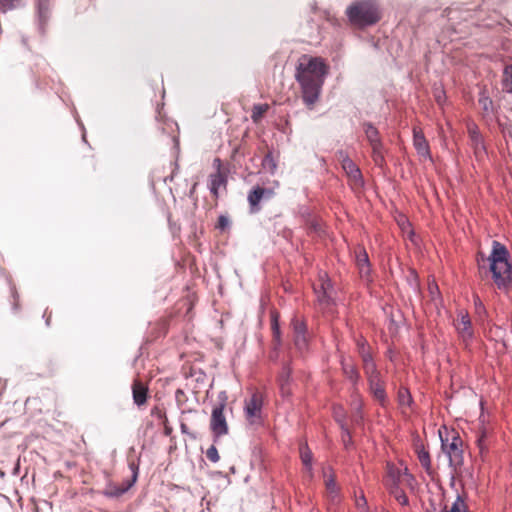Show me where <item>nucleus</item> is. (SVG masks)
<instances>
[{"mask_svg":"<svg viewBox=\"0 0 512 512\" xmlns=\"http://www.w3.org/2000/svg\"><path fill=\"white\" fill-rule=\"evenodd\" d=\"M342 169L346 173L349 180L352 182V184L358 188H362L365 184L364 178L362 175V172L358 165L352 160L347 161L344 166H342Z\"/></svg>","mask_w":512,"mask_h":512,"instance_id":"17","label":"nucleus"},{"mask_svg":"<svg viewBox=\"0 0 512 512\" xmlns=\"http://www.w3.org/2000/svg\"><path fill=\"white\" fill-rule=\"evenodd\" d=\"M175 400L178 406H183L184 403L187 401L186 394L182 389H177L175 391Z\"/></svg>","mask_w":512,"mask_h":512,"instance_id":"48","label":"nucleus"},{"mask_svg":"<svg viewBox=\"0 0 512 512\" xmlns=\"http://www.w3.org/2000/svg\"><path fill=\"white\" fill-rule=\"evenodd\" d=\"M274 349L278 350L282 345V337H279L278 339H273Z\"/></svg>","mask_w":512,"mask_h":512,"instance_id":"57","label":"nucleus"},{"mask_svg":"<svg viewBox=\"0 0 512 512\" xmlns=\"http://www.w3.org/2000/svg\"><path fill=\"white\" fill-rule=\"evenodd\" d=\"M427 512H431V511L427 510ZM434 512H468V507L465 503V500L462 498V496L458 495L456 500L452 504L450 510H447V506H444V508L440 511H436L434 509Z\"/></svg>","mask_w":512,"mask_h":512,"instance_id":"32","label":"nucleus"},{"mask_svg":"<svg viewBox=\"0 0 512 512\" xmlns=\"http://www.w3.org/2000/svg\"><path fill=\"white\" fill-rule=\"evenodd\" d=\"M468 133L470 145L474 150L475 156L477 158L484 156L486 154V147L479 129L476 126L469 127Z\"/></svg>","mask_w":512,"mask_h":512,"instance_id":"16","label":"nucleus"},{"mask_svg":"<svg viewBox=\"0 0 512 512\" xmlns=\"http://www.w3.org/2000/svg\"><path fill=\"white\" fill-rule=\"evenodd\" d=\"M262 405L263 401L259 393H253L250 399L245 401V416L250 423H255V419L260 418Z\"/></svg>","mask_w":512,"mask_h":512,"instance_id":"13","label":"nucleus"},{"mask_svg":"<svg viewBox=\"0 0 512 512\" xmlns=\"http://www.w3.org/2000/svg\"><path fill=\"white\" fill-rule=\"evenodd\" d=\"M327 66L323 59L313 57L306 64L299 63L296 68V80L301 86L302 99L307 106L314 105L324 84Z\"/></svg>","mask_w":512,"mask_h":512,"instance_id":"1","label":"nucleus"},{"mask_svg":"<svg viewBox=\"0 0 512 512\" xmlns=\"http://www.w3.org/2000/svg\"><path fill=\"white\" fill-rule=\"evenodd\" d=\"M279 152L275 153L273 150H268L262 160L263 169L270 173L275 174L278 167Z\"/></svg>","mask_w":512,"mask_h":512,"instance_id":"24","label":"nucleus"},{"mask_svg":"<svg viewBox=\"0 0 512 512\" xmlns=\"http://www.w3.org/2000/svg\"><path fill=\"white\" fill-rule=\"evenodd\" d=\"M12 309L17 312L19 310V295L15 286H11Z\"/></svg>","mask_w":512,"mask_h":512,"instance_id":"47","label":"nucleus"},{"mask_svg":"<svg viewBox=\"0 0 512 512\" xmlns=\"http://www.w3.org/2000/svg\"><path fill=\"white\" fill-rule=\"evenodd\" d=\"M502 91L512 94V63L505 65L501 77Z\"/></svg>","mask_w":512,"mask_h":512,"instance_id":"28","label":"nucleus"},{"mask_svg":"<svg viewBox=\"0 0 512 512\" xmlns=\"http://www.w3.org/2000/svg\"><path fill=\"white\" fill-rule=\"evenodd\" d=\"M473 304H474L475 314L480 319H483L487 315V310L478 294H473Z\"/></svg>","mask_w":512,"mask_h":512,"instance_id":"39","label":"nucleus"},{"mask_svg":"<svg viewBox=\"0 0 512 512\" xmlns=\"http://www.w3.org/2000/svg\"><path fill=\"white\" fill-rule=\"evenodd\" d=\"M231 227V221L227 215H220L218 217L217 224L215 226L216 229H218L221 232H224L226 230H229Z\"/></svg>","mask_w":512,"mask_h":512,"instance_id":"42","label":"nucleus"},{"mask_svg":"<svg viewBox=\"0 0 512 512\" xmlns=\"http://www.w3.org/2000/svg\"><path fill=\"white\" fill-rule=\"evenodd\" d=\"M292 367L290 362H285L282 366L281 372L278 375L277 382L279 384H291Z\"/></svg>","mask_w":512,"mask_h":512,"instance_id":"34","label":"nucleus"},{"mask_svg":"<svg viewBox=\"0 0 512 512\" xmlns=\"http://www.w3.org/2000/svg\"><path fill=\"white\" fill-rule=\"evenodd\" d=\"M351 407H352V415L351 421L353 424L357 426H361L364 421L363 414V398L359 391L351 393Z\"/></svg>","mask_w":512,"mask_h":512,"instance_id":"15","label":"nucleus"},{"mask_svg":"<svg viewBox=\"0 0 512 512\" xmlns=\"http://www.w3.org/2000/svg\"><path fill=\"white\" fill-rule=\"evenodd\" d=\"M367 383H368V390H369L370 394L372 395V397L377 402H379V404L381 406L384 407L388 401V397H387L386 388H385V381L382 379V376L379 375L375 378H370L367 380Z\"/></svg>","mask_w":512,"mask_h":512,"instance_id":"12","label":"nucleus"},{"mask_svg":"<svg viewBox=\"0 0 512 512\" xmlns=\"http://www.w3.org/2000/svg\"><path fill=\"white\" fill-rule=\"evenodd\" d=\"M51 316H52V313L48 311V309H46L44 311V314H43V317L45 318V322H46V325L47 326H50V322H51Z\"/></svg>","mask_w":512,"mask_h":512,"instance_id":"55","label":"nucleus"},{"mask_svg":"<svg viewBox=\"0 0 512 512\" xmlns=\"http://www.w3.org/2000/svg\"><path fill=\"white\" fill-rule=\"evenodd\" d=\"M356 345L362 362H364L366 359L368 360L373 357L370 352V346L364 338L358 339Z\"/></svg>","mask_w":512,"mask_h":512,"instance_id":"35","label":"nucleus"},{"mask_svg":"<svg viewBox=\"0 0 512 512\" xmlns=\"http://www.w3.org/2000/svg\"><path fill=\"white\" fill-rule=\"evenodd\" d=\"M401 471L398 469L391 468L389 470L390 476L393 478V483L390 486V494L396 499V501L402 506L409 505V499L405 492L399 487V477Z\"/></svg>","mask_w":512,"mask_h":512,"instance_id":"14","label":"nucleus"},{"mask_svg":"<svg viewBox=\"0 0 512 512\" xmlns=\"http://www.w3.org/2000/svg\"><path fill=\"white\" fill-rule=\"evenodd\" d=\"M311 228H312L313 230H315V231H318V229H319V225H318L316 222H313V223L311 224Z\"/></svg>","mask_w":512,"mask_h":512,"instance_id":"60","label":"nucleus"},{"mask_svg":"<svg viewBox=\"0 0 512 512\" xmlns=\"http://www.w3.org/2000/svg\"><path fill=\"white\" fill-rule=\"evenodd\" d=\"M404 474H405V476L407 477V481H408V483H409V484H410L411 482L415 481L414 476L408 472V469H407V468H405V470H404Z\"/></svg>","mask_w":512,"mask_h":512,"instance_id":"56","label":"nucleus"},{"mask_svg":"<svg viewBox=\"0 0 512 512\" xmlns=\"http://www.w3.org/2000/svg\"><path fill=\"white\" fill-rule=\"evenodd\" d=\"M180 429H181V432H182L183 434H188V435H190V437H191L192 439H196V435H195V434H192V433H189V431H188V427H187V425H186L184 422H182V423L180 424Z\"/></svg>","mask_w":512,"mask_h":512,"instance_id":"54","label":"nucleus"},{"mask_svg":"<svg viewBox=\"0 0 512 512\" xmlns=\"http://www.w3.org/2000/svg\"><path fill=\"white\" fill-rule=\"evenodd\" d=\"M398 403L401 406H410L413 402L408 388L401 386L397 393Z\"/></svg>","mask_w":512,"mask_h":512,"instance_id":"38","label":"nucleus"},{"mask_svg":"<svg viewBox=\"0 0 512 512\" xmlns=\"http://www.w3.org/2000/svg\"><path fill=\"white\" fill-rule=\"evenodd\" d=\"M355 262L359 270L360 277L365 281H371V263L368 253L363 246H358L356 248Z\"/></svg>","mask_w":512,"mask_h":512,"instance_id":"11","label":"nucleus"},{"mask_svg":"<svg viewBox=\"0 0 512 512\" xmlns=\"http://www.w3.org/2000/svg\"><path fill=\"white\" fill-rule=\"evenodd\" d=\"M355 506L360 511L369 512L368 502L363 492L355 497Z\"/></svg>","mask_w":512,"mask_h":512,"instance_id":"44","label":"nucleus"},{"mask_svg":"<svg viewBox=\"0 0 512 512\" xmlns=\"http://www.w3.org/2000/svg\"><path fill=\"white\" fill-rule=\"evenodd\" d=\"M498 126L502 132L503 135H506V133H510V126L507 124L502 123L501 121H498Z\"/></svg>","mask_w":512,"mask_h":512,"instance_id":"53","label":"nucleus"},{"mask_svg":"<svg viewBox=\"0 0 512 512\" xmlns=\"http://www.w3.org/2000/svg\"><path fill=\"white\" fill-rule=\"evenodd\" d=\"M341 439L345 449H349L352 444V436L348 426L341 428Z\"/></svg>","mask_w":512,"mask_h":512,"instance_id":"43","label":"nucleus"},{"mask_svg":"<svg viewBox=\"0 0 512 512\" xmlns=\"http://www.w3.org/2000/svg\"><path fill=\"white\" fill-rule=\"evenodd\" d=\"M129 468L132 471V478L129 479V480H125V481L127 483H131V486H133L135 484V482L137 481V478H138L139 465L132 461V462L129 463Z\"/></svg>","mask_w":512,"mask_h":512,"instance_id":"45","label":"nucleus"},{"mask_svg":"<svg viewBox=\"0 0 512 512\" xmlns=\"http://www.w3.org/2000/svg\"><path fill=\"white\" fill-rule=\"evenodd\" d=\"M227 177L224 173L218 170L216 173L210 175V192L217 198L218 190L221 186L226 187Z\"/></svg>","mask_w":512,"mask_h":512,"instance_id":"25","label":"nucleus"},{"mask_svg":"<svg viewBox=\"0 0 512 512\" xmlns=\"http://www.w3.org/2000/svg\"><path fill=\"white\" fill-rule=\"evenodd\" d=\"M292 329V341L299 356L303 357L309 351L308 327L304 320L294 316L290 323Z\"/></svg>","mask_w":512,"mask_h":512,"instance_id":"5","label":"nucleus"},{"mask_svg":"<svg viewBox=\"0 0 512 512\" xmlns=\"http://www.w3.org/2000/svg\"><path fill=\"white\" fill-rule=\"evenodd\" d=\"M225 403H218L212 409L210 429L216 442L218 438L228 434L229 427L224 415Z\"/></svg>","mask_w":512,"mask_h":512,"instance_id":"7","label":"nucleus"},{"mask_svg":"<svg viewBox=\"0 0 512 512\" xmlns=\"http://www.w3.org/2000/svg\"><path fill=\"white\" fill-rule=\"evenodd\" d=\"M413 145L420 156L431 157L429 143L421 129H413Z\"/></svg>","mask_w":512,"mask_h":512,"instance_id":"20","label":"nucleus"},{"mask_svg":"<svg viewBox=\"0 0 512 512\" xmlns=\"http://www.w3.org/2000/svg\"><path fill=\"white\" fill-rule=\"evenodd\" d=\"M486 259L485 257V254L483 252H478L477 254V261L479 262L480 260L481 261H484Z\"/></svg>","mask_w":512,"mask_h":512,"instance_id":"59","label":"nucleus"},{"mask_svg":"<svg viewBox=\"0 0 512 512\" xmlns=\"http://www.w3.org/2000/svg\"><path fill=\"white\" fill-rule=\"evenodd\" d=\"M25 5V0H0V12L7 13L9 11L21 8Z\"/></svg>","mask_w":512,"mask_h":512,"instance_id":"33","label":"nucleus"},{"mask_svg":"<svg viewBox=\"0 0 512 512\" xmlns=\"http://www.w3.org/2000/svg\"><path fill=\"white\" fill-rule=\"evenodd\" d=\"M319 304L327 307L332 304L331 291L333 289L332 282L327 273H320L318 283L313 287Z\"/></svg>","mask_w":512,"mask_h":512,"instance_id":"8","label":"nucleus"},{"mask_svg":"<svg viewBox=\"0 0 512 512\" xmlns=\"http://www.w3.org/2000/svg\"><path fill=\"white\" fill-rule=\"evenodd\" d=\"M346 16L353 26L364 28L379 22L381 11L375 0H360L347 7Z\"/></svg>","mask_w":512,"mask_h":512,"instance_id":"3","label":"nucleus"},{"mask_svg":"<svg viewBox=\"0 0 512 512\" xmlns=\"http://www.w3.org/2000/svg\"><path fill=\"white\" fill-rule=\"evenodd\" d=\"M445 92L443 90L436 91L435 99L439 105H441L445 100Z\"/></svg>","mask_w":512,"mask_h":512,"instance_id":"51","label":"nucleus"},{"mask_svg":"<svg viewBox=\"0 0 512 512\" xmlns=\"http://www.w3.org/2000/svg\"><path fill=\"white\" fill-rule=\"evenodd\" d=\"M486 439H487V430L485 427H481L480 430L477 432V438H476V443H477V446H478L481 454H483L488 449V446L486 444Z\"/></svg>","mask_w":512,"mask_h":512,"instance_id":"40","label":"nucleus"},{"mask_svg":"<svg viewBox=\"0 0 512 512\" xmlns=\"http://www.w3.org/2000/svg\"><path fill=\"white\" fill-rule=\"evenodd\" d=\"M362 364H363V370H364L367 380L381 375L373 357L368 360L366 359L364 362H362Z\"/></svg>","mask_w":512,"mask_h":512,"instance_id":"31","label":"nucleus"},{"mask_svg":"<svg viewBox=\"0 0 512 512\" xmlns=\"http://www.w3.org/2000/svg\"><path fill=\"white\" fill-rule=\"evenodd\" d=\"M510 253L507 247L497 240L492 241V251L487 260L489 270L499 290L508 291L512 288V264L509 262Z\"/></svg>","mask_w":512,"mask_h":512,"instance_id":"2","label":"nucleus"},{"mask_svg":"<svg viewBox=\"0 0 512 512\" xmlns=\"http://www.w3.org/2000/svg\"><path fill=\"white\" fill-rule=\"evenodd\" d=\"M35 15L34 22L41 37H45L48 31V24L52 17L51 0H34Z\"/></svg>","mask_w":512,"mask_h":512,"instance_id":"6","label":"nucleus"},{"mask_svg":"<svg viewBox=\"0 0 512 512\" xmlns=\"http://www.w3.org/2000/svg\"><path fill=\"white\" fill-rule=\"evenodd\" d=\"M455 328L459 334V337L463 340V342L466 343V345L473 340L474 330L469 313L466 310L461 309L457 312Z\"/></svg>","mask_w":512,"mask_h":512,"instance_id":"9","label":"nucleus"},{"mask_svg":"<svg viewBox=\"0 0 512 512\" xmlns=\"http://www.w3.org/2000/svg\"><path fill=\"white\" fill-rule=\"evenodd\" d=\"M271 330L273 334V339L279 340V337H282L277 313H272L271 315Z\"/></svg>","mask_w":512,"mask_h":512,"instance_id":"41","label":"nucleus"},{"mask_svg":"<svg viewBox=\"0 0 512 512\" xmlns=\"http://www.w3.org/2000/svg\"><path fill=\"white\" fill-rule=\"evenodd\" d=\"M337 160L341 163V166H344L347 161H352V159L349 157L348 153L344 150H338L336 152Z\"/></svg>","mask_w":512,"mask_h":512,"instance_id":"49","label":"nucleus"},{"mask_svg":"<svg viewBox=\"0 0 512 512\" xmlns=\"http://www.w3.org/2000/svg\"><path fill=\"white\" fill-rule=\"evenodd\" d=\"M206 457L213 463H216L219 461V453L215 445H212L209 447L206 451Z\"/></svg>","mask_w":512,"mask_h":512,"instance_id":"46","label":"nucleus"},{"mask_svg":"<svg viewBox=\"0 0 512 512\" xmlns=\"http://www.w3.org/2000/svg\"><path fill=\"white\" fill-rule=\"evenodd\" d=\"M273 196V190L261 186L253 187L248 194L249 211L251 214L258 213L261 210L260 201L270 199Z\"/></svg>","mask_w":512,"mask_h":512,"instance_id":"10","label":"nucleus"},{"mask_svg":"<svg viewBox=\"0 0 512 512\" xmlns=\"http://www.w3.org/2000/svg\"><path fill=\"white\" fill-rule=\"evenodd\" d=\"M416 453L418 460L424 470L428 473H432V464L429 452L425 449L423 444L416 445Z\"/></svg>","mask_w":512,"mask_h":512,"instance_id":"27","label":"nucleus"},{"mask_svg":"<svg viewBox=\"0 0 512 512\" xmlns=\"http://www.w3.org/2000/svg\"><path fill=\"white\" fill-rule=\"evenodd\" d=\"M412 274L414 275L415 279L417 278V275L415 273V271H412Z\"/></svg>","mask_w":512,"mask_h":512,"instance_id":"61","label":"nucleus"},{"mask_svg":"<svg viewBox=\"0 0 512 512\" xmlns=\"http://www.w3.org/2000/svg\"><path fill=\"white\" fill-rule=\"evenodd\" d=\"M333 417L336 423L339 425L340 429L347 426L346 422V412L341 405H335L333 407Z\"/></svg>","mask_w":512,"mask_h":512,"instance_id":"36","label":"nucleus"},{"mask_svg":"<svg viewBox=\"0 0 512 512\" xmlns=\"http://www.w3.org/2000/svg\"><path fill=\"white\" fill-rule=\"evenodd\" d=\"M429 290H430L431 294H433L434 292H438L439 291L437 284L430 285L429 286Z\"/></svg>","mask_w":512,"mask_h":512,"instance_id":"58","label":"nucleus"},{"mask_svg":"<svg viewBox=\"0 0 512 512\" xmlns=\"http://www.w3.org/2000/svg\"><path fill=\"white\" fill-rule=\"evenodd\" d=\"M478 103L485 119H492L495 116L497 109L494 106L493 100L485 92L480 93Z\"/></svg>","mask_w":512,"mask_h":512,"instance_id":"22","label":"nucleus"},{"mask_svg":"<svg viewBox=\"0 0 512 512\" xmlns=\"http://www.w3.org/2000/svg\"><path fill=\"white\" fill-rule=\"evenodd\" d=\"M342 372L344 376L352 384V392L359 391L358 383L360 381V373L354 364L346 363L345 360L341 361Z\"/></svg>","mask_w":512,"mask_h":512,"instance_id":"21","label":"nucleus"},{"mask_svg":"<svg viewBox=\"0 0 512 512\" xmlns=\"http://www.w3.org/2000/svg\"><path fill=\"white\" fill-rule=\"evenodd\" d=\"M439 435L441 449L448 456L449 465L453 467L454 470L460 468L464 464L462 438L455 431H452L451 439H449L448 435L443 437L441 431H439Z\"/></svg>","mask_w":512,"mask_h":512,"instance_id":"4","label":"nucleus"},{"mask_svg":"<svg viewBox=\"0 0 512 512\" xmlns=\"http://www.w3.org/2000/svg\"><path fill=\"white\" fill-rule=\"evenodd\" d=\"M131 483L124 481L121 485L108 484L102 494L108 498H118L131 488Z\"/></svg>","mask_w":512,"mask_h":512,"instance_id":"23","label":"nucleus"},{"mask_svg":"<svg viewBox=\"0 0 512 512\" xmlns=\"http://www.w3.org/2000/svg\"><path fill=\"white\" fill-rule=\"evenodd\" d=\"M131 389L134 404L138 407L144 405L147 402L149 393L147 385L140 379L136 378L133 380Z\"/></svg>","mask_w":512,"mask_h":512,"instance_id":"18","label":"nucleus"},{"mask_svg":"<svg viewBox=\"0 0 512 512\" xmlns=\"http://www.w3.org/2000/svg\"><path fill=\"white\" fill-rule=\"evenodd\" d=\"M151 415L152 416H156L158 417L159 419H162V418H166L165 416V412H163L161 409H159L158 407H155L151 410Z\"/></svg>","mask_w":512,"mask_h":512,"instance_id":"52","label":"nucleus"},{"mask_svg":"<svg viewBox=\"0 0 512 512\" xmlns=\"http://www.w3.org/2000/svg\"><path fill=\"white\" fill-rule=\"evenodd\" d=\"M363 129L370 146L383 143L378 129L371 122H364Z\"/></svg>","mask_w":512,"mask_h":512,"instance_id":"26","label":"nucleus"},{"mask_svg":"<svg viewBox=\"0 0 512 512\" xmlns=\"http://www.w3.org/2000/svg\"><path fill=\"white\" fill-rule=\"evenodd\" d=\"M280 394L283 398L290 397L292 394L291 384H279Z\"/></svg>","mask_w":512,"mask_h":512,"instance_id":"50","label":"nucleus"},{"mask_svg":"<svg viewBox=\"0 0 512 512\" xmlns=\"http://www.w3.org/2000/svg\"><path fill=\"white\" fill-rule=\"evenodd\" d=\"M300 458L306 470L312 475L313 454L307 443L300 445Z\"/></svg>","mask_w":512,"mask_h":512,"instance_id":"29","label":"nucleus"},{"mask_svg":"<svg viewBox=\"0 0 512 512\" xmlns=\"http://www.w3.org/2000/svg\"><path fill=\"white\" fill-rule=\"evenodd\" d=\"M371 148H372V159H373L375 165L380 168H383L384 165L386 164L384 153H383V150H384L383 143L378 144V145H373V146H371Z\"/></svg>","mask_w":512,"mask_h":512,"instance_id":"30","label":"nucleus"},{"mask_svg":"<svg viewBox=\"0 0 512 512\" xmlns=\"http://www.w3.org/2000/svg\"><path fill=\"white\" fill-rule=\"evenodd\" d=\"M269 109L268 104H255L252 108L251 119L254 123H259L264 114Z\"/></svg>","mask_w":512,"mask_h":512,"instance_id":"37","label":"nucleus"},{"mask_svg":"<svg viewBox=\"0 0 512 512\" xmlns=\"http://www.w3.org/2000/svg\"><path fill=\"white\" fill-rule=\"evenodd\" d=\"M325 487L328 503L332 506H338L341 503V495L334 475H330L325 479Z\"/></svg>","mask_w":512,"mask_h":512,"instance_id":"19","label":"nucleus"}]
</instances>
